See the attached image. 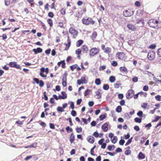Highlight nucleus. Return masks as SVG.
I'll use <instances>...</instances> for the list:
<instances>
[{
    "instance_id": "nucleus-54",
    "label": "nucleus",
    "mask_w": 161,
    "mask_h": 161,
    "mask_svg": "<svg viewBox=\"0 0 161 161\" xmlns=\"http://www.w3.org/2000/svg\"><path fill=\"white\" fill-rule=\"evenodd\" d=\"M71 114L73 116L75 117L76 115V112L75 111L72 110L71 112Z\"/></svg>"
},
{
    "instance_id": "nucleus-7",
    "label": "nucleus",
    "mask_w": 161,
    "mask_h": 161,
    "mask_svg": "<svg viewBox=\"0 0 161 161\" xmlns=\"http://www.w3.org/2000/svg\"><path fill=\"white\" fill-rule=\"evenodd\" d=\"M99 52V49L96 48H92L90 51V55L92 56H93L97 54Z\"/></svg>"
},
{
    "instance_id": "nucleus-27",
    "label": "nucleus",
    "mask_w": 161,
    "mask_h": 161,
    "mask_svg": "<svg viewBox=\"0 0 161 161\" xmlns=\"http://www.w3.org/2000/svg\"><path fill=\"white\" fill-rule=\"evenodd\" d=\"M47 22L49 25L50 27H52L53 25V21L51 19H47Z\"/></svg>"
},
{
    "instance_id": "nucleus-23",
    "label": "nucleus",
    "mask_w": 161,
    "mask_h": 161,
    "mask_svg": "<svg viewBox=\"0 0 161 161\" xmlns=\"http://www.w3.org/2000/svg\"><path fill=\"white\" fill-rule=\"evenodd\" d=\"M97 33L96 31L94 32L92 34V36H91V37L92 39V40H94V39H95L97 37Z\"/></svg>"
},
{
    "instance_id": "nucleus-56",
    "label": "nucleus",
    "mask_w": 161,
    "mask_h": 161,
    "mask_svg": "<svg viewBox=\"0 0 161 161\" xmlns=\"http://www.w3.org/2000/svg\"><path fill=\"white\" fill-rule=\"evenodd\" d=\"M125 141L123 139H121L119 142V144L121 145H123L125 142Z\"/></svg>"
},
{
    "instance_id": "nucleus-20",
    "label": "nucleus",
    "mask_w": 161,
    "mask_h": 161,
    "mask_svg": "<svg viewBox=\"0 0 161 161\" xmlns=\"http://www.w3.org/2000/svg\"><path fill=\"white\" fill-rule=\"evenodd\" d=\"M97 96H98L97 98L100 99L101 98V94L100 93V90H98L95 92Z\"/></svg>"
},
{
    "instance_id": "nucleus-61",
    "label": "nucleus",
    "mask_w": 161,
    "mask_h": 161,
    "mask_svg": "<svg viewBox=\"0 0 161 161\" xmlns=\"http://www.w3.org/2000/svg\"><path fill=\"white\" fill-rule=\"evenodd\" d=\"M90 91V90L88 89H87L85 92L84 96H87L89 94L88 92H89Z\"/></svg>"
},
{
    "instance_id": "nucleus-50",
    "label": "nucleus",
    "mask_w": 161,
    "mask_h": 161,
    "mask_svg": "<svg viewBox=\"0 0 161 161\" xmlns=\"http://www.w3.org/2000/svg\"><path fill=\"white\" fill-rule=\"evenodd\" d=\"M81 50L80 49H78L75 51V53L77 54H80L81 53Z\"/></svg>"
},
{
    "instance_id": "nucleus-11",
    "label": "nucleus",
    "mask_w": 161,
    "mask_h": 161,
    "mask_svg": "<svg viewBox=\"0 0 161 161\" xmlns=\"http://www.w3.org/2000/svg\"><path fill=\"white\" fill-rule=\"evenodd\" d=\"M32 51L34 52L35 54H36L38 53L42 52V49L40 47H37L36 49H33L32 50Z\"/></svg>"
},
{
    "instance_id": "nucleus-19",
    "label": "nucleus",
    "mask_w": 161,
    "mask_h": 161,
    "mask_svg": "<svg viewBox=\"0 0 161 161\" xmlns=\"http://www.w3.org/2000/svg\"><path fill=\"white\" fill-rule=\"evenodd\" d=\"M142 117H140V118H138L137 117H136L135 118L134 121L138 123H141L142 122Z\"/></svg>"
},
{
    "instance_id": "nucleus-21",
    "label": "nucleus",
    "mask_w": 161,
    "mask_h": 161,
    "mask_svg": "<svg viewBox=\"0 0 161 161\" xmlns=\"http://www.w3.org/2000/svg\"><path fill=\"white\" fill-rule=\"evenodd\" d=\"M111 48L109 47H107L104 52L106 53L109 54L111 52Z\"/></svg>"
},
{
    "instance_id": "nucleus-33",
    "label": "nucleus",
    "mask_w": 161,
    "mask_h": 161,
    "mask_svg": "<svg viewBox=\"0 0 161 161\" xmlns=\"http://www.w3.org/2000/svg\"><path fill=\"white\" fill-rule=\"evenodd\" d=\"M103 88L105 90H107L109 88V86L108 84H104L103 86Z\"/></svg>"
},
{
    "instance_id": "nucleus-9",
    "label": "nucleus",
    "mask_w": 161,
    "mask_h": 161,
    "mask_svg": "<svg viewBox=\"0 0 161 161\" xmlns=\"http://www.w3.org/2000/svg\"><path fill=\"white\" fill-rule=\"evenodd\" d=\"M108 122H107L104 123L102 126V129L105 132H106L108 130Z\"/></svg>"
},
{
    "instance_id": "nucleus-58",
    "label": "nucleus",
    "mask_w": 161,
    "mask_h": 161,
    "mask_svg": "<svg viewBox=\"0 0 161 161\" xmlns=\"http://www.w3.org/2000/svg\"><path fill=\"white\" fill-rule=\"evenodd\" d=\"M152 125L151 124V123H149L148 124H147V125H146L145 126V127L146 128H147L148 130H149L150 128L152 126Z\"/></svg>"
},
{
    "instance_id": "nucleus-49",
    "label": "nucleus",
    "mask_w": 161,
    "mask_h": 161,
    "mask_svg": "<svg viewBox=\"0 0 161 161\" xmlns=\"http://www.w3.org/2000/svg\"><path fill=\"white\" fill-rule=\"evenodd\" d=\"M66 130L68 133L69 132V131L70 132H71L73 131V130L71 128H70L69 126H68L66 128Z\"/></svg>"
},
{
    "instance_id": "nucleus-25",
    "label": "nucleus",
    "mask_w": 161,
    "mask_h": 161,
    "mask_svg": "<svg viewBox=\"0 0 161 161\" xmlns=\"http://www.w3.org/2000/svg\"><path fill=\"white\" fill-rule=\"evenodd\" d=\"M111 141L113 143H114V144L117 141V137L116 136H114L113 139L112 138L111 139Z\"/></svg>"
},
{
    "instance_id": "nucleus-38",
    "label": "nucleus",
    "mask_w": 161,
    "mask_h": 161,
    "mask_svg": "<svg viewBox=\"0 0 161 161\" xmlns=\"http://www.w3.org/2000/svg\"><path fill=\"white\" fill-rule=\"evenodd\" d=\"M132 139L133 137H132L130 139H129L128 140L127 142H126V144H125V145L126 146L130 144L132 142Z\"/></svg>"
},
{
    "instance_id": "nucleus-13",
    "label": "nucleus",
    "mask_w": 161,
    "mask_h": 161,
    "mask_svg": "<svg viewBox=\"0 0 161 161\" xmlns=\"http://www.w3.org/2000/svg\"><path fill=\"white\" fill-rule=\"evenodd\" d=\"M88 141L91 143H93L94 141V138L92 136H90L87 137Z\"/></svg>"
},
{
    "instance_id": "nucleus-5",
    "label": "nucleus",
    "mask_w": 161,
    "mask_h": 161,
    "mask_svg": "<svg viewBox=\"0 0 161 161\" xmlns=\"http://www.w3.org/2000/svg\"><path fill=\"white\" fill-rule=\"evenodd\" d=\"M9 65L12 68H14L17 69H21V67L19 64H17V63L15 62H10L9 64Z\"/></svg>"
},
{
    "instance_id": "nucleus-47",
    "label": "nucleus",
    "mask_w": 161,
    "mask_h": 161,
    "mask_svg": "<svg viewBox=\"0 0 161 161\" xmlns=\"http://www.w3.org/2000/svg\"><path fill=\"white\" fill-rule=\"evenodd\" d=\"M156 47V44H152L149 47V48L152 49H154Z\"/></svg>"
},
{
    "instance_id": "nucleus-26",
    "label": "nucleus",
    "mask_w": 161,
    "mask_h": 161,
    "mask_svg": "<svg viewBox=\"0 0 161 161\" xmlns=\"http://www.w3.org/2000/svg\"><path fill=\"white\" fill-rule=\"evenodd\" d=\"M109 80L111 82L113 83L115 81V78L114 76H111L109 77Z\"/></svg>"
},
{
    "instance_id": "nucleus-36",
    "label": "nucleus",
    "mask_w": 161,
    "mask_h": 161,
    "mask_svg": "<svg viewBox=\"0 0 161 161\" xmlns=\"http://www.w3.org/2000/svg\"><path fill=\"white\" fill-rule=\"evenodd\" d=\"M140 23H142V26H143L144 25V22L143 20L142 19H141L140 20H137V22H136L137 24H138Z\"/></svg>"
},
{
    "instance_id": "nucleus-37",
    "label": "nucleus",
    "mask_w": 161,
    "mask_h": 161,
    "mask_svg": "<svg viewBox=\"0 0 161 161\" xmlns=\"http://www.w3.org/2000/svg\"><path fill=\"white\" fill-rule=\"evenodd\" d=\"M96 146L95 145L93 146V147L91 149L90 151V153L91 155H92L94 156L95 155L94 154H93V153L94 152V149L96 148Z\"/></svg>"
},
{
    "instance_id": "nucleus-10",
    "label": "nucleus",
    "mask_w": 161,
    "mask_h": 161,
    "mask_svg": "<svg viewBox=\"0 0 161 161\" xmlns=\"http://www.w3.org/2000/svg\"><path fill=\"white\" fill-rule=\"evenodd\" d=\"M127 28L130 30L134 31L136 29V27L132 24H129L127 25Z\"/></svg>"
},
{
    "instance_id": "nucleus-15",
    "label": "nucleus",
    "mask_w": 161,
    "mask_h": 161,
    "mask_svg": "<svg viewBox=\"0 0 161 161\" xmlns=\"http://www.w3.org/2000/svg\"><path fill=\"white\" fill-rule=\"evenodd\" d=\"M75 136L73 133H71L69 137V139L71 143H72L75 141Z\"/></svg>"
},
{
    "instance_id": "nucleus-42",
    "label": "nucleus",
    "mask_w": 161,
    "mask_h": 161,
    "mask_svg": "<svg viewBox=\"0 0 161 161\" xmlns=\"http://www.w3.org/2000/svg\"><path fill=\"white\" fill-rule=\"evenodd\" d=\"M57 110L58 112H62L64 111L63 108L58 106L57 108Z\"/></svg>"
},
{
    "instance_id": "nucleus-57",
    "label": "nucleus",
    "mask_w": 161,
    "mask_h": 161,
    "mask_svg": "<svg viewBox=\"0 0 161 161\" xmlns=\"http://www.w3.org/2000/svg\"><path fill=\"white\" fill-rule=\"evenodd\" d=\"M49 127L50 128H51L52 129H55L54 125L52 123H50L49 124Z\"/></svg>"
},
{
    "instance_id": "nucleus-63",
    "label": "nucleus",
    "mask_w": 161,
    "mask_h": 161,
    "mask_svg": "<svg viewBox=\"0 0 161 161\" xmlns=\"http://www.w3.org/2000/svg\"><path fill=\"white\" fill-rule=\"evenodd\" d=\"M48 16L51 18H53L54 16L52 12H49L48 13Z\"/></svg>"
},
{
    "instance_id": "nucleus-55",
    "label": "nucleus",
    "mask_w": 161,
    "mask_h": 161,
    "mask_svg": "<svg viewBox=\"0 0 161 161\" xmlns=\"http://www.w3.org/2000/svg\"><path fill=\"white\" fill-rule=\"evenodd\" d=\"M106 153L111 156H114L116 154V153L115 152L111 153L110 152H107Z\"/></svg>"
},
{
    "instance_id": "nucleus-45",
    "label": "nucleus",
    "mask_w": 161,
    "mask_h": 161,
    "mask_svg": "<svg viewBox=\"0 0 161 161\" xmlns=\"http://www.w3.org/2000/svg\"><path fill=\"white\" fill-rule=\"evenodd\" d=\"M155 99L158 101H161V96L159 95H158L155 97Z\"/></svg>"
},
{
    "instance_id": "nucleus-41",
    "label": "nucleus",
    "mask_w": 161,
    "mask_h": 161,
    "mask_svg": "<svg viewBox=\"0 0 161 161\" xmlns=\"http://www.w3.org/2000/svg\"><path fill=\"white\" fill-rule=\"evenodd\" d=\"M106 68V66L105 65H102L100 66L99 68V69L100 71H102L104 70Z\"/></svg>"
},
{
    "instance_id": "nucleus-29",
    "label": "nucleus",
    "mask_w": 161,
    "mask_h": 161,
    "mask_svg": "<svg viewBox=\"0 0 161 161\" xmlns=\"http://www.w3.org/2000/svg\"><path fill=\"white\" fill-rule=\"evenodd\" d=\"M95 83L97 85H100L101 83L100 79L99 78L96 79L95 80Z\"/></svg>"
},
{
    "instance_id": "nucleus-32",
    "label": "nucleus",
    "mask_w": 161,
    "mask_h": 161,
    "mask_svg": "<svg viewBox=\"0 0 161 161\" xmlns=\"http://www.w3.org/2000/svg\"><path fill=\"white\" fill-rule=\"evenodd\" d=\"M157 53L159 57H161V47L158 49L157 51Z\"/></svg>"
},
{
    "instance_id": "nucleus-1",
    "label": "nucleus",
    "mask_w": 161,
    "mask_h": 161,
    "mask_svg": "<svg viewBox=\"0 0 161 161\" xmlns=\"http://www.w3.org/2000/svg\"><path fill=\"white\" fill-rule=\"evenodd\" d=\"M148 24L150 27L154 29H158L161 27V23L154 19H150Z\"/></svg>"
},
{
    "instance_id": "nucleus-31",
    "label": "nucleus",
    "mask_w": 161,
    "mask_h": 161,
    "mask_svg": "<svg viewBox=\"0 0 161 161\" xmlns=\"http://www.w3.org/2000/svg\"><path fill=\"white\" fill-rule=\"evenodd\" d=\"M80 80L81 81L83 84H85L87 83V82H86V80L85 77H81Z\"/></svg>"
},
{
    "instance_id": "nucleus-64",
    "label": "nucleus",
    "mask_w": 161,
    "mask_h": 161,
    "mask_svg": "<svg viewBox=\"0 0 161 161\" xmlns=\"http://www.w3.org/2000/svg\"><path fill=\"white\" fill-rule=\"evenodd\" d=\"M138 79L137 77H134L132 79V81L134 82H136L138 81Z\"/></svg>"
},
{
    "instance_id": "nucleus-46",
    "label": "nucleus",
    "mask_w": 161,
    "mask_h": 161,
    "mask_svg": "<svg viewBox=\"0 0 161 161\" xmlns=\"http://www.w3.org/2000/svg\"><path fill=\"white\" fill-rule=\"evenodd\" d=\"M61 94L62 95L61 96H62L63 97H64V99L67 97V95L65 92H62L61 93Z\"/></svg>"
},
{
    "instance_id": "nucleus-12",
    "label": "nucleus",
    "mask_w": 161,
    "mask_h": 161,
    "mask_svg": "<svg viewBox=\"0 0 161 161\" xmlns=\"http://www.w3.org/2000/svg\"><path fill=\"white\" fill-rule=\"evenodd\" d=\"M57 64L59 66H60L61 64H62L61 67L63 68H64L65 67V63L64 60L58 62Z\"/></svg>"
},
{
    "instance_id": "nucleus-34",
    "label": "nucleus",
    "mask_w": 161,
    "mask_h": 161,
    "mask_svg": "<svg viewBox=\"0 0 161 161\" xmlns=\"http://www.w3.org/2000/svg\"><path fill=\"white\" fill-rule=\"evenodd\" d=\"M137 115L139 116L140 117H142V115L143 114V112L142 111L140 110L137 114Z\"/></svg>"
},
{
    "instance_id": "nucleus-28",
    "label": "nucleus",
    "mask_w": 161,
    "mask_h": 161,
    "mask_svg": "<svg viewBox=\"0 0 161 161\" xmlns=\"http://www.w3.org/2000/svg\"><path fill=\"white\" fill-rule=\"evenodd\" d=\"M122 111V108L120 106H118L116 109V111L118 113H120Z\"/></svg>"
},
{
    "instance_id": "nucleus-35",
    "label": "nucleus",
    "mask_w": 161,
    "mask_h": 161,
    "mask_svg": "<svg viewBox=\"0 0 161 161\" xmlns=\"http://www.w3.org/2000/svg\"><path fill=\"white\" fill-rule=\"evenodd\" d=\"M121 84L119 82H118L114 84V87L115 88H119V86H121Z\"/></svg>"
},
{
    "instance_id": "nucleus-53",
    "label": "nucleus",
    "mask_w": 161,
    "mask_h": 161,
    "mask_svg": "<svg viewBox=\"0 0 161 161\" xmlns=\"http://www.w3.org/2000/svg\"><path fill=\"white\" fill-rule=\"evenodd\" d=\"M115 151L116 152V153L119 152H122V150L121 148L119 147H118L115 150Z\"/></svg>"
},
{
    "instance_id": "nucleus-17",
    "label": "nucleus",
    "mask_w": 161,
    "mask_h": 161,
    "mask_svg": "<svg viewBox=\"0 0 161 161\" xmlns=\"http://www.w3.org/2000/svg\"><path fill=\"white\" fill-rule=\"evenodd\" d=\"M138 158L139 159H143L145 158V156L142 152H140L138 155Z\"/></svg>"
},
{
    "instance_id": "nucleus-14",
    "label": "nucleus",
    "mask_w": 161,
    "mask_h": 161,
    "mask_svg": "<svg viewBox=\"0 0 161 161\" xmlns=\"http://www.w3.org/2000/svg\"><path fill=\"white\" fill-rule=\"evenodd\" d=\"M117 55L119 58L123 59L124 58L125 54L123 52H120L117 53Z\"/></svg>"
},
{
    "instance_id": "nucleus-39",
    "label": "nucleus",
    "mask_w": 161,
    "mask_h": 161,
    "mask_svg": "<svg viewBox=\"0 0 161 161\" xmlns=\"http://www.w3.org/2000/svg\"><path fill=\"white\" fill-rule=\"evenodd\" d=\"M67 73L65 72L63 75V77L62 78V80H67Z\"/></svg>"
},
{
    "instance_id": "nucleus-30",
    "label": "nucleus",
    "mask_w": 161,
    "mask_h": 161,
    "mask_svg": "<svg viewBox=\"0 0 161 161\" xmlns=\"http://www.w3.org/2000/svg\"><path fill=\"white\" fill-rule=\"evenodd\" d=\"M78 65L77 64H75L71 66L70 67V69L72 71H73L74 69H75L77 68Z\"/></svg>"
},
{
    "instance_id": "nucleus-59",
    "label": "nucleus",
    "mask_w": 161,
    "mask_h": 161,
    "mask_svg": "<svg viewBox=\"0 0 161 161\" xmlns=\"http://www.w3.org/2000/svg\"><path fill=\"white\" fill-rule=\"evenodd\" d=\"M43 95H44V98L45 100L46 101L48 99V98L46 95V92H44Z\"/></svg>"
},
{
    "instance_id": "nucleus-4",
    "label": "nucleus",
    "mask_w": 161,
    "mask_h": 161,
    "mask_svg": "<svg viewBox=\"0 0 161 161\" xmlns=\"http://www.w3.org/2000/svg\"><path fill=\"white\" fill-rule=\"evenodd\" d=\"M134 13L133 11H131L130 9H128L125 11L123 13V14L124 16L127 17H130L132 16Z\"/></svg>"
},
{
    "instance_id": "nucleus-6",
    "label": "nucleus",
    "mask_w": 161,
    "mask_h": 161,
    "mask_svg": "<svg viewBox=\"0 0 161 161\" xmlns=\"http://www.w3.org/2000/svg\"><path fill=\"white\" fill-rule=\"evenodd\" d=\"M69 32L73 35V37L74 38L76 37L78 34L77 31L72 27H71L69 28Z\"/></svg>"
},
{
    "instance_id": "nucleus-3",
    "label": "nucleus",
    "mask_w": 161,
    "mask_h": 161,
    "mask_svg": "<svg viewBox=\"0 0 161 161\" xmlns=\"http://www.w3.org/2000/svg\"><path fill=\"white\" fill-rule=\"evenodd\" d=\"M155 52L153 50L149 52L147 55L148 59L149 60H153L155 58Z\"/></svg>"
},
{
    "instance_id": "nucleus-2",
    "label": "nucleus",
    "mask_w": 161,
    "mask_h": 161,
    "mask_svg": "<svg viewBox=\"0 0 161 161\" xmlns=\"http://www.w3.org/2000/svg\"><path fill=\"white\" fill-rule=\"evenodd\" d=\"M82 21V23L86 25H88L90 24L93 25L95 23V21L90 18H88L86 19L83 18Z\"/></svg>"
},
{
    "instance_id": "nucleus-8",
    "label": "nucleus",
    "mask_w": 161,
    "mask_h": 161,
    "mask_svg": "<svg viewBox=\"0 0 161 161\" xmlns=\"http://www.w3.org/2000/svg\"><path fill=\"white\" fill-rule=\"evenodd\" d=\"M134 94V92L132 90H130L127 92L126 97L127 99L132 98Z\"/></svg>"
},
{
    "instance_id": "nucleus-24",
    "label": "nucleus",
    "mask_w": 161,
    "mask_h": 161,
    "mask_svg": "<svg viewBox=\"0 0 161 161\" xmlns=\"http://www.w3.org/2000/svg\"><path fill=\"white\" fill-rule=\"evenodd\" d=\"M82 49L85 53H86L88 51V48L87 46L85 45L82 46Z\"/></svg>"
},
{
    "instance_id": "nucleus-52",
    "label": "nucleus",
    "mask_w": 161,
    "mask_h": 161,
    "mask_svg": "<svg viewBox=\"0 0 161 161\" xmlns=\"http://www.w3.org/2000/svg\"><path fill=\"white\" fill-rule=\"evenodd\" d=\"M67 42H68L67 45H68V47H69L71 45V41H70V40L69 39V36H68Z\"/></svg>"
},
{
    "instance_id": "nucleus-60",
    "label": "nucleus",
    "mask_w": 161,
    "mask_h": 161,
    "mask_svg": "<svg viewBox=\"0 0 161 161\" xmlns=\"http://www.w3.org/2000/svg\"><path fill=\"white\" fill-rule=\"evenodd\" d=\"M130 137V135L129 133H128L127 135H124V137H123L124 139H129Z\"/></svg>"
},
{
    "instance_id": "nucleus-40",
    "label": "nucleus",
    "mask_w": 161,
    "mask_h": 161,
    "mask_svg": "<svg viewBox=\"0 0 161 161\" xmlns=\"http://www.w3.org/2000/svg\"><path fill=\"white\" fill-rule=\"evenodd\" d=\"M82 128L81 127H77L76 129V130L77 133H80L82 131Z\"/></svg>"
},
{
    "instance_id": "nucleus-22",
    "label": "nucleus",
    "mask_w": 161,
    "mask_h": 161,
    "mask_svg": "<svg viewBox=\"0 0 161 161\" xmlns=\"http://www.w3.org/2000/svg\"><path fill=\"white\" fill-rule=\"evenodd\" d=\"M83 40H80L77 42H76V46L77 47H79L83 43Z\"/></svg>"
},
{
    "instance_id": "nucleus-18",
    "label": "nucleus",
    "mask_w": 161,
    "mask_h": 161,
    "mask_svg": "<svg viewBox=\"0 0 161 161\" xmlns=\"http://www.w3.org/2000/svg\"><path fill=\"white\" fill-rule=\"evenodd\" d=\"M107 116L106 114H105L103 115H100L99 117V118L100 121L103 120L104 119H105Z\"/></svg>"
},
{
    "instance_id": "nucleus-48",
    "label": "nucleus",
    "mask_w": 161,
    "mask_h": 161,
    "mask_svg": "<svg viewBox=\"0 0 161 161\" xmlns=\"http://www.w3.org/2000/svg\"><path fill=\"white\" fill-rule=\"evenodd\" d=\"M33 80L37 84H38L40 81V80L37 78H34L33 79Z\"/></svg>"
},
{
    "instance_id": "nucleus-43",
    "label": "nucleus",
    "mask_w": 161,
    "mask_h": 161,
    "mask_svg": "<svg viewBox=\"0 0 161 161\" xmlns=\"http://www.w3.org/2000/svg\"><path fill=\"white\" fill-rule=\"evenodd\" d=\"M131 151L130 150H126L125 152V154L126 155H129L131 153Z\"/></svg>"
},
{
    "instance_id": "nucleus-51",
    "label": "nucleus",
    "mask_w": 161,
    "mask_h": 161,
    "mask_svg": "<svg viewBox=\"0 0 161 161\" xmlns=\"http://www.w3.org/2000/svg\"><path fill=\"white\" fill-rule=\"evenodd\" d=\"M39 86L42 87H43L44 85V83L43 81L42 80H40V81L39 82Z\"/></svg>"
},
{
    "instance_id": "nucleus-62",
    "label": "nucleus",
    "mask_w": 161,
    "mask_h": 161,
    "mask_svg": "<svg viewBox=\"0 0 161 161\" xmlns=\"http://www.w3.org/2000/svg\"><path fill=\"white\" fill-rule=\"evenodd\" d=\"M148 90V87L147 85H145L143 87V90L145 91H147Z\"/></svg>"
},
{
    "instance_id": "nucleus-16",
    "label": "nucleus",
    "mask_w": 161,
    "mask_h": 161,
    "mask_svg": "<svg viewBox=\"0 0 161 161\" xmlns=\"http://www.w3.org/2000/svg\"><path fill=\"white\" fill-rule=\"evenodd\" d=\"M119 69L123 73H125V74L128 73L127 69L125 67H121Z\"/></svg>"
},
{
    "instance_id": "nucleus-44",
    "label": "nucleus",
    "mask_w": 161,
    "mask_h": 161,
    "mask_svg": "<svg viewBox=\"0 0 161 161\" xmlns=\"http://www.w3.org/2000/svg\"><path fill=\"white\" fill-rule=\"evenodd\" d=\"M5 4L6 6H8L10 4V0H4Z\"/></svg>"
}]
</instances>
